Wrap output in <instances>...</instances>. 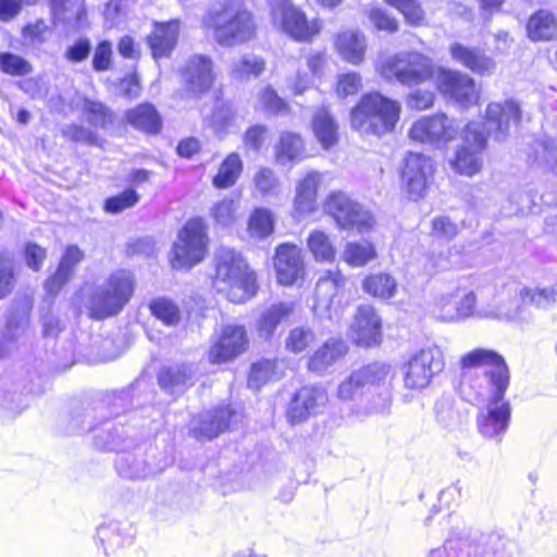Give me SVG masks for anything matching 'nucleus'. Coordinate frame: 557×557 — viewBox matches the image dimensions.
I'll use <instances>...</instances> for the list:
<instances>
[{
	"mask_svg": "<svg viewBox=\"0 0 557 557\" xmlns=\"http://www.w3.org/2000/svg\"><path fill=\"white\" fill-rule=\"evenodd\" d=\"M298 399L302 400L313 416L321 413L329 401V395L322 386H304L296 392Z\"/></svg>",
	"mask_w": 557,
	"mask_h": 557,
	"instance_id": "49",
	"label": "nucleus"
},
{
	"mask_svg": "<svg viewBox=\"0 0 557 557\" xmlns=\"http://www.w3.org/2000/svg\"><path fill=\"white\" fill-rule=\"evenodd\" d=\"M84 259V252L77 246H69L60 261L55 273L46 281L45 288L50 295H55L71 278L75 267Z\"/></svg>",
	"mask_w": 557,
	"mask_h": 557,
	"instance_id": "30",
	"label": "nucleus"
},
{
	"mask_svg": "<svg viewBox=\"0 0 557 557\" xmlns=\"http://www.w3.org/2000/svg\"><path fill=\"white\" fill-rule=\"evenodd\" d=\"M379 71L386 81L418 85L432 76V62L418 52H400L382 62Z\"/></svg>",
	"mask_w": 557,
	"mask_h": 557,
	"instance_id": "10",
	"label": "nucleus"
},
{
	"mask_svg": "<svg viewBox=\"0 0 557 557\" xmlns=\"http://www.w3.org/2000/svg\"><path fill=\"white\" fill-rule=\"evenodd\" d=\"M362 289L373 297L389 299L397 292V282L391 274L375 273L363 280Z\"/></svg>",
	"mask_w": 557,
	"mask_h": 557,
	"instance_id": "42",
	"label": "nucleus"
},
{
	"mask_svg": "<svg viewBox=\"0 0 557 557\" xmlns=\"http://www.w3.org/2000/svg\"><path fill=\"white\" fill-rule=\"evenodd\" d=\"M203 24L212 30L215 41L224 47L250 41L257 29L253 15L239 0H231L219 10L209 11Z\"/></svg>",
	"mask_w": 557,
	"mask_h": 557,
	"instance_id": "5",
	"label": "nucleus"
},
{
	"mask_svg": "<svg viewBox=\"0 0 557 557\" xmlns=\"http://www.w3.org/2000/svg\"><path fill=\"white\" fill-rule=\"evenodd\" d=\"M314 339L315 334L310 327L298 326L290 330L285 341V346L287 350L294 354H299L304 351Z\"/></svg>",
	"mask_w": 557,
	"mask_h": 557,
	"instance_id": "53",
	"label": "nucleus"
},
{
	"mask_svg": "<svg viewBox=\"0 0 557 557\" xmlns=\"http://www.w3.org/2000/svg\"><path fill=\"white\" fill-rule=\"evenodd\" d=\"M401 104L380 92L361 97L350 112L351 127L364 135L382 136L391 133L399 121Z\"/></svg>",
	"mask_w": 557,
	"mask_h": 557,
	"instance_id": "6",
	"label": "nucleus"
},
{
	"mask_svg": "<svg viewBox=\"0 0 557 557\" xmlns=\"http://www.w3.org/2000/svg\"><path fill=\"white\" fill-rule=\"evenodd\" d=\"M126 121L135 129L147 134H158L162 127V120L151 103H141L128 110Z\"/></svg>",
	"mask_w": 557,
	"mask_h": 557,
	"instance_id": "35",
	"label": "nucleus"
},
{
	"mask_svg": "<svg viewBox=\"0 0 557 557\" xmlns=\"http://www.w3.org/2000/svg\"><path fill=\"white\" fill-rule=\"evenodd\" d=\"M335 46L338 53L347 62L357 65L363 61L367 42L363 34L346 30L337 35Z\"/></svg>",
	"mask_w": 557,
	"mask_h": 557,
	"instance_id": "34",
	"label": "nucleus"
},
{
	"mask_svg": "<svg viewBox=\"0 0 557 557\" xmlns=\"http://www.w3.org/2000/svg\"><path fill=\"white\" fill-rule=\"evenodd\" d=\"M214 262L213 286L230 301L242 304L257 293L256 276L239 252L228 247H221L215 252Z\"/></svg>",
	"mask_w": 557,
	"mask_h": 557,
	"instance_id": "4",
	"label": "nucleus"
},
{
	"mask_svg": "<svg viewBox=\"0 0 557 557\" xmlns=\"http://www.w3.org/2000/svg\"><path fill=\"white\" fill-rule=\"evenodd\" d=\"M257 107L271 114H280L288 111L287 102L281 98L270 85L259 91Z\"/></svg>",
	"mask_w": 557,
	"mask_h": 557,
	"instance_id": "52",
	"label": "nucleus"
},
{
	"mask_svg": "<svg viewBox=\"0 0 557 557\" xmlns=\"http://www.w3.org/2000/svg\"><path fill=\"white\" fill-rule=\"evenodd\" d=\"M519 296L524 304L541 309H548L557 304V278L548 285L522 287Z\"/></svg>",
	"mask_w": 557,
	"mask_h": 557,
	"instance_id": "40",
	"label": "nucleus"
},
{
	"mask_svg": "<svg viewBox=\"0 0 557 557\" xmlns=\"http://www.w3.org/2000/svg\"><path fill=\"white\" fill-rule=\"evenodd\" d=\"M257 190L263 196L277 195L280 182L274 172L268 168L260 169L253 178Z\"/></svg>",
	"mask_w": 557,
	"mask_h": 557,
	"instance_id": "58",
	"label": "nucleus"
},
{
	"mask_svg": "<svg viewBox=\"0 0 557 557\" xmlns=\"http://www.w3.org/2000/svg\"><path fill=\"white\" fill-rule=\"evenodd\" d=\"M463 370L462 385L467 384L468 371L482 374L491 392L486 407L479 413L476 423L482 436L499 443L509 424L510 406L504 399L509 385V370L504 358L494 350L474 349L461 358Z\"/></svg>",
	"mask_w": 557,
	"mask_h": 557,
	"instance_id": "1",
	"label": "nucleus"
},
{
	"mask_svg": "<svg viewBox=\"0 0 557 557\" xmlns=\"http://www.w3.org/2000/svg\"><path fill=\"white\" fill-rule=\"evenodd\" d=\"M49 25L41 18L25 25L22 29L23 39L30 46H41L48 39Z\"/></svg>",
	"mask_w": 557,
	"mask_h": 557,
	"instance_id": "57",
	"label": "nucleus"
},
{
	"mask_svg": "<svg viewBox=\"0 0 557 557\" xmlns=\"http://www.w3.org/2000/svg\"><path fill=\"white\" fill-rule=\"evenodd\" d=\"M239 207V199L226 197L211 207L210 214L216 224L221 226H230L236 222Z\"/></svg>",
	"mask_w": 557,
	"mask_h": 557,
	"instance_id": "48",
	"label": "nucleus"
},
{
	"mask_svg": "<svg viewBox=\"0 0 557 557\" xmlns=\"http://www.w3.org/2000/svg\"><path fill=\"white\" fill-rule=\"evenodd\" d=\"M196 380V371L188 364H174L160 370L159 385L166 393L176 395L191 386Z\"/></svg>",
	"mask_w": 557,
	"mask_h": 557,
	"instance_id": "27",
	"label": "nucleus"
},
{
	"mask_svg": "<svg viewBox=\"0 0 557 557\" xmlns=\"http://www.w3.org/2000/svg\"><path fill=\"white\" fill-rule=\"evenodd\" d=\"M391 366L383 362H374L354 371L337 387V397L342 401H363L371 386L382 384L388 379Z\"/></svg>",
	"mask_w": 557,
	"mask_h": 557,
	"instance_id": "13",
	"label": "nucleus"
},
{
	"mask_svg": "<svg viewBox=\"0 0 557 557\" xmlns=\"http://www.w3.org/2000/svg\"><path fill=\"white\" fill-rule=\"evenodd\" d=\"M377 257L375 246L368 240L348 242L343 250V260L352 268H361Z\"/></svg>",
	"mask_w": 557,
	"mask_h": 557,
	"instance_id": "41",
	"label": "nucleus"
},
{
	"mask_svg": "<svg viewBox=\"0 0 557 557\" xmlns=\"http://www.w3.org/2000/svg\"><path fill=\"white\" fill-rule=\"evenodd\" d=\"M274 269L280 284H295L302 277L305 270L301 250L296 245H280L274 257Z\"/></svg>",
	"mask_w": 557,
	"mask_h": 557,
	"instance_id": "21",
	"label": "nucleus"
},
{
	"mask_svg": "<svg viewBox=\"0 0 557 557\" xmlns=\"http://www.w3.org/2000/svg\"><path fill=\"white\" fill-rule=\"evenodd\" d=\"M208 235L201 219H191L178 232L172 247L171 264L175 270H188L201 262L208 252Z\"/></svg>",
	"mask_w": 557,
	"mask_h": 557,
	"instance_id": "7",
	"label": "nucleus"
},
{
	"mask_svg": "<svg viewBox=\"0 0 557 557\" xmlns=\"http://www.w3.org/2000/svg\"><path fill=\"white\" fill-rule=\"evenodd\" d=\"M180 33L178 22L156 23L148 37V44L154 60L169 57L176 46Z\"/></svg>",
	"mask_w": 557,
	"mask_h": 557,
	"instance_id": "28",
	"label": "nucleus"
},
{
	"mask_svg": "<svg viewBox=\"0 0 557 557\" xmlns=\"http://www.w3.org/2000/svg\"><path fill=\"white\" fill-rule=\"evenodd\" d=\"M313 134L323 149H330L338 140V125L326 108H320L311 122Z\"/></svg>",
	"mask_w": 557,
	"mask_h": 557,
	"instance_id": "38",
	"label": "nucleus"
},
{
	"mask_svg": "<svg viewBox=\"0 0 557 557\" xmlns=\"http://www.w3.org/2000/svg\"><path fill=\"white\" fill-rule=\"evenodd\" d=\"M486 132L496 140H503L511 126L521 120V110L518 102L512 99L503 102H491L485 110Z\"/></svg>",
	"mask_w": 557,
	"mask_h": 557,
	"instance_id": "18",
	"label": "nucleus"
},
{
	"mask_svg": "<svg viewBox=\"0 0 557 557\" xmlns=\"http://www.w3.org/2000/svg\"><path fill=\"white\" fill-rule=\"evenodd\" d=\"M381 318L369 305L359 306L350 325L349 335L359 346L371 347L381 341Z\"/></svg>",
	"mask_w": 557,
	"mask_h": 557,
	"instance_id": "19",
	"label": "nucleus"
},
{
	"mask_svg": "<svg viewBox=\"0 0 557 557\" xmlns=\"http://www.w3.org/2000/svg\"><path fill=\"white\" fill-rule=\"evenodd\" d=\"M32 300L28 297L16 299L0 341V357L7 355L5 345L22 336L28 326Z\"/></svg>",
	"mask_w": 557,
	"mask_h": 557,
	"instance_id": "25",
	"label": "nucleus"
},
{
	"mask_svg": "<svg viewBox=\"0 0 557 557\" xmlns=\"http://www.w3.org/2000/svg\"><path fill=\"white\" fill-rule=\"evenodd\" d=\"M247 346V333L243 325H225L219 341L209 351V359L214 363L226 362L243 354Z\"/></svg>",
	"mask_w": 557,
	"mask_h": 557,
	"instance_id": "20",
	"label": "nucleus"
},
{
	"mask_svg": "<svg viewBox=\"0 0 557 557\" xmlns=\"http://www.w3.org/2000/svg\"><path fill=\"white\" fill-rule=\"evenodd\" d=\"M265 70V61L255 54H246L234 61L231 66V76L236 81H247L258 77Z\"/></svg>",
	"mask_w": 557,
	"mask_h": 557,
	"instance_id": "44",
	"label": "nucleus"
},
{
	"mask_svg": "<svg viewBox=\"0 0 557 557\" xmlns=\"http://www.w3.org/2000/svg\"><path fill=\"white\" fill-rule=\"evenodd\" d=\"M323 209L342 230L364 233L370 231L375 222L368 210L341 190H334L327 195Z\"/></svg>",
	"mask_w": 557,
	"mask_h": 557,
	"instance_id": "9",
	"label": "nucleus"
},
{
	"mask_svg": "<svg viewBox=\"0 0 557 557\" xmlns=\"http://www.w3.org/2000/svg\"><path fill=\"white\" fill-rule=\"evenodd\" d=\"M90 414L85 413L82 425H78L77 419H73L76 424L74 432L92 431L96 432L94 440L99 449L117 450L115 459V469L120 476L129 480H144L162 472L168 466V460H154V449L148 451L145 447L137 446L133 450H124L127 441L125 430L122 425L106 421L100 429L91 425Z\"/></svg>",
	"mask_w": 557,
	"mask_h": 557,
	"instance_id": "2",
	"label": "nucleus"
},
{
	"mask_svg": "<svg viewBox=\"0 0 557 557\" xmlns=\"http://www.w3.org/2000/svg\"><path fill=\"white\" fill-rule=\"evenodd\" d=\"M15 286L14 262L7 255L0 253V299L8 297Z\"/></svg>",
	"mask_w": 557,
	"mask_h": 557,
	"instance_id": "55",
	"label": "nucleus"
},
{
	"mask_svg": "<svg viewBox=\"0 0 557 557\" xmlns=\"http://www.w3.org/2000/svg\"><path fill=\"white\" fill-rule=\"evenodd\" d=\"M275 158L276 162L281 165L301 161L305 158V144L302 138L292 132L282 133L280 143L275 148Z\"/></svg>",
	"mask_w": 557,
	"mask_h": 557,
	"instance_id": "39",
	"label": "nucleus"
},
{
	"mask_svg": "<svg viewBox=\"0 0 557 557\" xmlns=\"http://www.w3.org/2000/svg\"><path fill=\"white\" fill-rule=\"evenodd\" d=\"M307 245L315 260L326 262L334 260L336 250L326 233L319 230L311 232Z\"/></svg>",
	"mask_w": 557,
	"mask_h": 557,
	"instance_id": "46",
	"label": "nucleus"
},
{
	"mask_svg": "<svg viewBox=\"0 0 557 557\" xmlns=\"http://www.w3.org/2000/svg\"><path fill=\"white\" fill-rule=\"evenodd\" d=\"M386 2L398 9L406 21L412 25H418L423 20V11L417 0H386Z\"/></svg>",
	"mask_w": 557,
	"mask_h": 557,
	"instance_id": "61",
	"label": "nucleus"
},
{
	"mask_svg": "<svg viewBox=\"0 0 557 557\" xmlns=\"http://www.w3.org/2000/svg\"><path fill=\"white\" fill-rule=\"evenodd\" d=\"M151 314L166 326H176L182 319L180 306L166 297H158L149 305Z\"/></svg>",
	"mask_w": 557,
	"mask_h": 557,
	"instance_id": "45",
	"label": "nucleus"
},
{
	"mask_svg": "<svg viewBox=\"0 0 557 557\" xmlns=\"http://www.w3.org/2000/svg\"><path fill=\"white\" fill-rule=\"evenodd\" d=\"M436 82L441 92L461 107H470L479 101L480 94L475 83L466 74L443 70Z\"/></svg>",
	"mask_w": 557,
	"mask_h": 557,
	"instance_id": "17",
	"label": "nucleus"
},
{
	"mask_svg": "<svg viewBox=\"0 0 557 557\" xmlns=\"http://www.w3.org/2000/svg\"><path fill=\"white\" fill-rule=\"evenodd\" d=\"M535 162L553 169L557 163V148L553 139H544L537 143L535 149Z\"/></svg>",
	"mask_w": 557,
	"mask_h": 557,
	"instance_id": "62",
	"label": "nucleus"
},
{
	"mask_svg": "<svg viewBox=\"0 0 557 557\" xmlns=\"http://www.w3.org/2000/svg\"><path fill=\"white\" fill-rule=\"evenodd\" d=\"M0 70L11 76H26L34 71L32 63L25 58L12 53H0Z\"/></svg>",
	"mask_w": 557,
	"mask_h": 557,
	"instance_id": "51",
	"label": "nucleus"
},
{
	"mask_svg": "<svg viewBox=\"0 0 557 557\" xmlns=\"http://www.w3.org/2000/svg\"><path fill=\"white\" fill-rule=\"evenodd\" d=\"M270 7L274 25L296 41H311L321 30L319 20H308L289 0H270Z\"/></svg>",
	"mask_w": 557,
	"mask_h": 557,
	"instance_id": "12",
	"label": "nucleus"
},
{
	"mask_svg": "<svg viewBox=\"0 0 557 557\" xmlns=\"http://www.w3.org/2000/svg\"><path fill=\"white\" fill-rule=\"evenodd\" d=\"M243 172L240 157L233 152L222 162L216 175L213 177V186L220 189L232 187Z\"/></svg>",
	"mask_w": 557,
	"mask_h": 557,
	"instance_id": "43",
	"label": "nucleus"
},
{
	"mask_svg": "<svg viewBox=\"0 0 557 557\" xmlns=\"http://www.w3.org/2000/svg\"><path fill=\"white\" fill-rule=\"evenodd\" d=\"M273 227L274 220L270 210L261 208L253 211L248 224L251 237L265 238L273 232Z\"/></svg>",
	"mask_w": 557,
	"mask_h": 557,
	"instance_id": "50",
	"label": "nucleus"
},
{
	"mask_svg": "<svg viewBox=\"0 0 557 557\" xmlns=\"http://www.w3.org/2000/svg\"><path fill=\"white\" fill-rule=\"evenodd\" d=\"M112 53V45L109 41L99 42L94 52L92 69L96 72L108 71L111 67Z\"/></svg>",
	"mask_w": 557,
	"mask_h": 557,
	"instance_id": "63",
	"label": "nucleus"
},
{
	"mask_svg": "<svg viewBox=\"0 0 557 557\" xmlns=\"http://www.w3.org/2000/svg\"><path fill=\"white\" fill-rule=\"evenodd\" d=\"M235 417L236 413L228 407H219L212 412L202 414L199 425L193 426V432L197 438L211 440L224 432Z\"/></svg>",
	"mask_w": 557,
	"mask_h": 557,
	"instance_id": "29",
	"label": "nucleus"
},
{
	"mask_svg": "<svg viewBox=\"0 0 557 557\" xmlns=\"http://www.w3.org/2000/svg\"><path fill=\"white\" fill-rule=\"evenodd\" d=\"M453 59L480 75L491 74L495 67L494 61L475 48H469L461 44L450 47Z\"/></svg>",
	"mask_w": 557,
	"mask_h": 557,
	"instance_id": "31",
	"label": "nucleus"
},
{
	"mask_svg": "<svg viewBox=\"0 0 557 557\" xmlns=\"http://www.w3.org/2000/svg\"><path fill=\"white\" fill-rule=\"evenodd\" d=\"M446 549L451 557H474L479 546L468 536L456 535L446 540Z\"/></svg>",
	"mask_w": 557,
	"mask_h": 557,
	"instance_id": "56",
	"label": "nucleus"
},
{
	"mask_svg": "<svg viewBox=\"0 0 557 557\" xmlns=\"http://www.w3.org/2000/svg\"><path fill=\"white\" fill-rule=\"evenodd\" d=\"M131 525L127 522L110 521L98 528L97 534L106 554L132 543Z\"/></svg>",
	"mask_w": 557,
	"mask_h": 557,
	"instance_id": "33",
	"label": "nucleus"
},
{
	"mask_svg": "<svg viewBox=\"0 0 557 557\" xmlns=\"http://www.w3.org/2000/svg\"><path fill=\"white\" fill-rule=\"evenodd\" d=\"M486 145V135L478 122L469 123L462 132V146L450 160L451 168L461 175L472 176L482 166L481 152Z\"/></svg>",
	"mask_w": 557,
	"mask_h": 557,
	"instance_id": "14",
	"label": "nucleus"
},
{
	"mask_svg": "<svg viewBox=\"0 0 557 557\" xmlns=\"http://www.w3.org/2000/svg\"><path fill=\"white\" fill-rule=\"evenodd\" d=\"M346 283L347 278L341 271H327L319 278L317 283V293L321 295L332 292L331 298H333L344 290Z\"/></svg>",
	"mask_w": 557,
	"mask_h": 557,
	"instance_id": "54",
	"label": "nucleus"
},
{
	"mask_svg": "<svg viewBox=\"0 0 557 557\" xmlns=\"http://www.w3.org/2000/svg\"><path fill=\"white\" fill-rule=\"evenodd\" d=\"M459 232L458 225L448 216H436L432 221V236L441 240H451Z\"/></svg>",
	"mask_w": 557,
	"mask_h": 557,
	"instance_id": "60",
	"label": "nucleus"
},
{
	"mask_svg": "<svg viewBox=\"0 0 557 557\" xmlns=\"http://www.w3.org/2000/svg\"><path fill=\"white\" fill-rule=\"evenodd\" d=\"M445 368L444 354L438 346H429L414 352L403 367L404 386L421 391Z\"/></svg>",
	"mask_w": 557,
	"mask_h": 557,
	"instance_id": "11",
	"label": "nucleus"
},
{
	"mask_svg": "<svg viewBox=\"0 0 557 557\" xmlns=\"http://www.w3.org/2000/svg\"><path fill=\"white\" fill-rule=\"evenodd\" d=\"M82 111L87 122L95 127L106 128L114 121V113L98 101L85 99Z\"/></svg>",
	"mask_w": 557,
	"mask_h": 557,
	"instance_id": "47",
	"label": "nucleus"
},
{
	"mask_svg": "<svg viewBox=\"0 0 557 557\" xmlns=\"http://www.w3.org/2000/svg\"><path fill=\"white\" fill-rule=\"evenodd\" d=\"M392 377L391 373L388 379L377 386H371V391H368L363 401L352 411L356 416H368L373 413H386L389 411L392 406Z\"/></svg>",
	"mask_w": 557,
	"mask_h": 557,
	"instance_id": "26",
	"label": "nucleus"
},
{
	"mask_svg": "<svg viewBox=\"0 0 557 557\" xmlns=\"http://www.w3.org/2000/svg\"><path fill=\"white\" fill-rule=\"evenodd\" d=\"M91 52V42L88 38L82 37L73 45L69 46L64 52V58L70 63H81L85 61Z\"/></svg>",
	"mask_w": 557,
	"mask_h": 557,
	"instance_id": "64",
	"label": "nucleus"
},
{
	"mask_svg": "<svg viewBox=\"0 0 557 557\" xmlns=\"http://www.w3.org/2000/svg\"><path fill=\"white\" fill-rule=\"evenodd\" d=\"M138 201V194L134 189H126L116 196L108 198L104 202V210L109 213L116 214L134 207Z\"/></svg>",
	"mask_w": 557,
	"mask_h": 557,
	"instance_id": "59",
	"label": "nucleus"
},
{
	"mask_svg": "<svg viewBox=\"0 0 557 557\" xmlns=\"http://www.w3.org/2000/svg\"><path fill=\"white\" fill-rule=\"evenodd\" d=\"M135 281L131 272L117 270L101 284H85L75 296L90 318L102 320L120 313L132 298Z\"/></svg>",
	"mask_w": 557,
	"mask_h": 557,
	"instance_id": "3",
	"label": "nucleus"
},
{
	"mask_svg": "<svg viewBox=\"0 0 557 557\" xmlns=\"http://www.w3.org/2000/svg\"><path fill=\"white\" fill-rule=\"evenodd\" d=\"M434 173L430 158L417 152H409L405 158L401 172V183L413 200L422 198Z\"/></svg>",
	"mask_w": 557,
	"mask_h": 557,
	"instance_id": "16",
	"label": "nucleus"
},
{
	"mask_svg": "<svg viewBox=\"0 0 557 557\" xmlns=\"http://www.w3.org/2000/svg\"><path fill=\"white\" fill-rule=\"evenodd\" d=\"M294 311L293 302H280L263 310L257 322V332L260 337L270 339L276 327Z\"/></svg>",
	"mask_w": 557,
	"mask_h": 557,
	"instance_id": "37",
	"label": "nucleus"
},
{
	"mask_svg": "<svg viewBox=\"0 0 557 557\" xmlns=\"http://www.w3.org/2000/svg\"><path fill=\"white\" fill-rule=\"evenodd\" d=\"M323 177V173L311 170L298 180L294 198V212L297 218L300 219L315 212L318 189Z\"/></svg>",
	"mask_w": 557,
	"mask_h": 557,
	"instance_id": "23",
	"label": "nucleus"
},
{
	"mask_svg": "<svg viewBox=\"0 0 557 557\" xmlns=\"http://www.w3.org/2000/svg\"><path fill=\"white\" fill-rule=\"evenodd\" d=\"M52 23L62 24L75 32L87 25V14L84 0H49Z\"/></svg>",
	"mask_w": 557,
	"mask_h": 557,
	"instance_id": "24",
	"label": "nucleus"
},
{
	"mask_svg": "<svg viewBox=\"0 0 557 557\" xmlns=\"http://www.w3.org/2000/svg\"><path fill=\"white\" fill-rule=\"evenodd\" d=\"M431 313L434 318L443 322H461L473 317H487L476 310V295L473 290H468L459 286L440 292L433 297ZM493 317H500L497 313H491Z\"/></svg>",
	"mask_w": 557,
	"mask_h": 557,
	"instance_id": "8",
	"label": "nucleus"
},
{
	"mask_svg": "<svg viewBox=\"0 0 557 557\" xmlns=\"http://www.w3.org/2000/svg\"><path fill=\"white\" fill-rule=\"evenodd\" d=\"M527 33L532 41H549L557 36V17L541 9L530 16Z\"/></svg>",
	"mask_w": 557,
	"mask_h": 557,
	"instance_id": "36",
	"label": "nucleus"
},
{
	"mask_svg": "<svg viewBox=\"0 0 557 557\" xmlns=\"http://www.w3.org/2000/svg\"><path fill=\"white\" fill-rule=\"evenodd\" d=\"M346 351L347 347L343 341L330 339L313 352L309 359L308 368L312 372L322 374L344 357Z\"/></svg>",
	"mask_w": 557,
	"mask_h": 557,
	"instance_id": "32",
	"label": "nucleus"
},
{
	"mask_svg": "<svg viewBox=\"0 0 557 557\" xmlns=\"http://www.w3.org/2000/svg\"><path fill=\"white\" fill-rule=\"evenodd\" d=\"M182 77L189 91L195 94L208 91L214 82L212 60L202 54L190 57L182 69Z\"/></svg>",
	"mask_w": 557,
	"mask_h": 557,
	"instance_id": "22",
	"label": "nucleus"
},
{
	"mask_svg": "<svg viewBox=\"0 0 557 557\" xmlns=\"http://www.w3.org/2000/svg\"><path fill=\"white\" fill-rule=\"evenodd\" d=\"M458 125L445 114L423 116L416 121L409 129L413 141L440 147L456 138Z\"/></svg>",
	"mask_w": 557,
	"mask_h": 557,
	"instance_id": "15",
	"label": "nucleus"
}]
</instances>
